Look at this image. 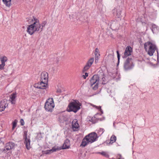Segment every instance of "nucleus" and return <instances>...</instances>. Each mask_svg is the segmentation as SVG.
Masks as SVG:
<instances>
[{
	"label": "nucleus",
	"instance_id": "obj_1",
	"mask_svg": "<svg viewBox=\"0 0 159 159\" xmlns=\"http://www.w3.org/2000/svg\"><path fill=\"white\" fill-rule=\"evenodd\" d=\"M34 21L33 19L31 20L33 22V24L28 26L26 30L27 32L31 35L33 34L36 31L41 32L43 30V27H45L47 24V21H44L40 24L38 19L34 18Z\"/></svg>",
	"mask_w": 159,
	"mask_h": 159
},
{
	"label": "nucleus",
	"instance_id": "obj_2",
	"mask_svg": "<svg viewBox=\"0 0 159 159\" xmlns=\"http://www.w3.org/2000/svg\"><path fill=\"white\" fill-rule=\"evenodd\" d=\"M81 103L80 102L77 100H74L70 103L68 105L69 109L67 111L69 112L73 111L76 113L80 109Z\"/></svg>",
	"mask_w": 159,
	"mask_h": 159
},
{
	"label": "nucleus",
	"instance_id": "obj_3",
	"mask_svg": "<svg viewBox=\"0 0 159 159\" xmlns=\"http://www.w3.org/2000/svg\"><path fill=\"white\" fill-rule=\"evenodd\" d=\"M101 75H99L98 73L97 74L93 75L90 80V84L91 86H92L95 84V85L93 87V89L94 90L97 89L98 88L100 77Z\"/></svg>",
	"mask_w": 159,
	"mask_h": 159
},
{
	"label": "nucleus",
	"instance_id": "obj_4",
	"mask_svg": "<svg viewBox=\"0 0 159 159\" xmlns=\"http://www.w3.org/2000/svg\"><path fill=\"white\" fill-rule=\"evenodd\" d=\"M144 48L146 51L148 50L147 47H149L148 50V54L150 56L153 55L155 50L157 49L156 46L150 42H148L145 43L144 45Z\"/></svg>",
	"mask_w": 159,
	"mask_h": 159
},
{
	"label": "nucleus",
	"instance_id": "obj_5",
	"mask_svg": "<svg viewBox=\"0 0 159 159\" xmlns=\"http://www.w3.org/2000/svg\"><path fill=\"white\" fill-rule=\"evenodd\" d=\"M54 107L53 100L52 98H49L45 102L44 108L48 111L52 112Z\"/></svg>",
	"mask_w": 159,
	"mask_h": 159
},
{
	"label": "nucleus",
	"instance_id": "obj_6",
	"mask_svg": "<svg viewBox=\"0 0 159 159\" xmlns=\"http://www.w3.org/2000/svg\"><path fill=\"white\" fill-rule=\"evenodd\" d=\"M132 58L128 57L124 62L123 67L125 70L127 71L132 69L134 65L132 61Z\"/></svg>",
	"mask_w": 159,
	"mask_h": 159
},
{
	"label": "nucleus",
	"instance_id": "obj_7",
	"mask_svg": "<svg viewBox=\"0 0 159 159\" xmlns=\"http://www.w3.org/2000/svg\"><path fill=\"white\" fill-rule=\"evenodd\" d=\"M27 131L24 132L23 139H24V143L25 144L26 148L27 150H29L31 148L30 145V139L29 136L27 137Z\"/></svg>",
	"mask_w": 159,
	"mask_h": 159
},
{
	"label": "nucleus",
	"instance_id": "obj_8",
	"mask_svg": "<svg viewBox=\"0 0 159 159\" xmlns=\"http://www.w3.org/2000/svg\"><path fill=\"white\" fill-rule=\"evenodd\" d=\"M85 138H86V140L88 141V142H89V143H91L97 140L98 137L96 133L93 132L91 133L86 135Z\"/></svg>",
	"mask_w": 159,
	"mask_h": 159
},
{
	"label": "nucleus",
	"instance_id": "obj_9",
	"mask_svg": "<svg viewBox=\"0 0 159 159\" xmlns=\"http://www.w3.org/2000/svg\"><path fill=\"white\" fill-rule=\"evenodd\" d=\"M8 101L6 99H3L0 102V111H3L8 106Z\"/></svg>",
	"mask_w": 159,
	"mask_h": 159
},
{
	"label": "nucleus",
	"instance_id": "obj_10",
	"mask_svg": "<svg viewBox=\"0 0 159 159\" xmlns=\"http://www.w3.org/2000/svg\"><path fill=\"white\" fill-rule=\"evenodd\" d=\"M94 61V58L93 57L90 58L87 61L86 65L84 66L83 71H86L90 67Z\"/></svg>",
	"mask_w": 159,
	"mask_h": 159
},
{
	"label": "nucleus",
	"instance_id": "obj_11",
	"mask_svg": "<svg viewBox=\"0 0 159 159\" xmlns=\"http://www.w3.org/2000/svg\"><path fill=\"white\" fill-rule=\"evenodd\" d=\"M15 143L12 142H9L6 143L5 148L6 152L14 148Z\"/></svg>",
	"mask_w": 159,
	"mask_h": 159
},
{
	"label": "nucleus",
	"instance_id": "obj_12",
	"mask_svg": "<svg viewBox=\"0 0 159 159\" xmlns=\"http://www.w3.org/2000/svg\"><path fill=\"white\" fill-rule=\"evenodd\" d=\"M132 48L130 46H128L126 48L124 52V55L123 56V58H126L127 57L130 55L132 52Z\"/></svg>",
	"mask_w": 159,
	"mask_h": 159
},
{
	"label": "nucleus",
	"instance_id": "obj_13",
	"mask_svg": "<svg viewBox=\"0 0 159 159\" xmlns=\"http://www.w3.org/2000/svg\"><path fill=\"white\" fill-rule=\"evenodd\" d=\"M40 81H43L44 82H48V74L47 72L43 71L42 72L41 75Z\"/></svg>",
	"mask_w": 159,
	"mask_h": 159
},
{
	"label": "nucleus",
	"instance_id": "obj_14",
	"mask_svg": "<svg viewBox=\"0 0 159 159\" xmlns=\"http://www.w3.org/2000/svg\"><path fill=\"white\" fill-rule=\"evenodd\" d=\"M70 140L68 139H66L65 141L63 146L58 148L59 150L68 149L70 148Z\"/></svg>",
	"mask_w": 159,
	"mask_h": 159
},
{
	"label": "nucleus",
	"instance_id": "obj_15",
	"mask_svg": "<svg viewBox=\"0 0 159 159\" xmlns=\"http://www.w3.org/2000/svg\"><path fill=\"white\" fill-rule=\"evenodd\" d=\"M151 29L153 34L157 33L159 31V27L155 24L152 23L151 25Z\"/></svg>",
	"mask_w": 159,
	"mask_h": 159
},
{
	"label": "nucleus",
	"instance_id": "obj_16",
	"mask_svg": "<svg viewBox=\"0 0 159 159\" xmlns=\"http://www.w3.org/2000/svg\"><path fill=\"white\" fill-rule=\"evenodd\" d=\"M79 127V125L77 121L75 120L73 121L72 123V128L74 131L76 130V129H78Z\"/></svg>",
	"mask_w": 159,
	"mask_h": 159
},
{
	"label": "nucleus",
	"instance_id": "obj_17",
	"mask_svg": "<svg viewBox=\"0 0 159 159\" xmlns=\"http://www.w3.org/2000/svg\"><path fill=\"white\" fill-rule=\"evenodd\" d=\"M99 75H101V76H100V81H102V84H106V81H105V75H104V73L102 72V71H101V72H99L98 73Z\"/></svg>",
	"mask_w": 159,
	"mask_h": 159
},
{
	"label": "nucleus",
	"instance_id": "obj_18",
	"mask_svg": "<svg viewBox=\"0 0 159 159\" xmlns=\"http://www.w3.org/2000/svg\"><path fill=\"white\" fill-rule=\"evenodd\" d=\"M58 150H59L58 148H56L54 147H53L51 149L48 150L44 151V153L46 154H49L53 152H56Z\"/></svg>",
	"mask_w": 159,
	"mask_h": 159
},
{
	"label": "nucleus",
	"instance_id": "obj_19",
	"mask_svg": "<svg viewBox=\"0 0 159 159\" xmlns=\"http://www.w3.org/2000/svg\"><path fill=\"white\" fill-rule=\"evenodd\" d=\"M89 144V143L88 142V141L86 140V139L85 137L82 140V142L80 146L83 148Z\"/></svg>",
	"mask_w": 159,
	"mask_h": 159
},
{
	"label": "nucleus",
	"instance_id": "obj_20",
	"mask_svg": "<svg viewBox=\"0 0 159 159\" xmlns=\"http://www.w3.org/2000/svg\"><path fill=\"white\" fill-rule=\"evenodd\" d=\"M116 139V137L112 135L110 138V141L109 143H107L109 144H112L113 143L115 142Z\"/></svg>",
	"mask_w": 159,
	"mask_h": 159
},
{
	"label": "nucleus",
	"instance_id": "obj_21",
	"mask_svg": "<svg viewBox=\"0 0 159 159\" xmlns=\"http://www.w3.org/2000/svg\"><path fill=\"white\" fill-rule=\"evenodd\" d=\"M48 82H44L43 81H40V85L42 88L41 89H45L47 86Z\"/></svg>",
	"mask_w": 159,
	"mask_h": 159
},
{
	"label": "nucleus",
	"instance_id": "obj_22",
	"mask_svg": "<svg viewBox=\"0 0 159 159\" xmlns=\"http://www.w3.org/2000/svg\"><path fill=\"white\" fill-rule=\"evenodd\" d=\"M11 0H2L4 3L7 7H10L11 6Z\"/></svg>",
	"mask_w": 159,
	"mask_h": 159
},
{
	"label": "nucleus",
	"instance_id": "obj_23",
	"mask_svg": "<svg viewBox=\"0 0 159 159\" xmlns=\"http://www.w3.org/2000/svg\"><path fill=\"white\" fill-rule=\"evenodd\" d=\"M7 59L6 57L3 56L0 58V61L1 63H5V62L7 61Z\"/></svg>",
	"mask_w": 159,
	"mask_h": 159
},
{
	"label": "nucleus",
	"instance_id": "obj_24",
	"mask_svg": "<svg viewBox=\"0 0 159 159\" xmlns=\"http://www.w3.org/2000/svg\"><path fill=\"white\" fill-rule=\"evenodd\" d=\"M34 87L36 88L41 89H42V88L40 85V82H38V83L34 84Z\"/></svg>",
	"mask_w": 159,
	"mask_h": 159
},
{
	"label": "nucleus",
	"instance_id": "obj_25",
	"mask_svg": "<svg viewBox=\"0 0 159 159\" xmlns=\"http://www.w3.org/2000/svg\"><path fill=\"white\" fill-rule=\"evenodd\" d=\"M18 121L16 119L14 121H13L12 123V129L14 130L15 128L16 127L17 125V123Z\"/></svg>",
	"mask_w": 159,
	"mask_h": 159
},
{
	"label": "nucleus",
	"instance_id": "obj_26",
	"mask_svg": "<svg viewBox=\"0 0 159 159\" xmlns=\"http://www.w3.org/2000/svg\"><path fill=\"white\" fill-rule=\"evenodd\" d=\"M6 153L5 149L0 148V155L2 154L3 153Z\"/></svg>",
	"mask_w": 159,
	"mask_h": 159
},
{
	"label": "nucleus",
	"instance_id": "obj_27",
	"mask_svg": "<svg viewBox=\"0 0 159 159\" xmlns=\"http://www.w3.org/2000/svg\"><path fill=\"white\" fill-rule=\"evenodd\" d=\"M16 93H13L12 94L10 98L11 99H15V98H16Z\"/></svg>",
	"mask_w": 159,
	"mask_h": 159
},
{
	"label": "nucleus",
	"instance_id": "obj_28",
	"mask_svg": "<svg viewBox=\"0 0 159 159\" xmlns=\"http://www.w3.org/2000/svg\"><path fill=\"white\" fill-rule=\"evenodd\" d=\"M1 63V64H0V68L2 70H3L4 69V67L5 65V63Z\"/></svg>",
	"mask_w": 159,
	"mask_h": 159
},
{
	"label": "nucleus",
	"instance_id": "obj_29",
	"mask_svg": "<svg viewBox=\"0 0 159 159\" xmlns=\"http://www.w3.org/2000/svg\"><path fill=\"white\" fill-rule=\"evenodd\" d=\"M117 57L118 58V64L119 63V61H120V55L119 54V52L118 51H117Z\"/></svg>",
	"mask_w": 159,
	"mask_h": 159
},
{
	"label": "nucleus",
	"instance_id": "obj_30",
	"mask_svg": "<svg viewBox=\"0 0 159 159\" xmlns=\"http://www.w3.org/2000/svg\"><path fill=\"white\" fill-rule=\"evenodd\" d=\"M99 53V51L98 48H96L95 50V55H97V54Z\"/></svg>",
	"mask_w": 159,
	"mask_h": 159
},
{
	"label": "nucleus",
	"instance_id": "obj_31",
	"mask_svg": "<svg viewBox=\"0 0 159 159\" xmlns=\"http://www.w3.org/2000/svg\"><path fill=\"white\" fill-rule=\"evenodd\" d=\"M20 123L21 125H24L25 124V123H24V120L23 119H21L20 120Z\"/></svg>",
	"mask_w": 159,
	"mask_h": 159
},
{
	"label": "nucleus",
	"instance_id": "obj_32",
	"mask_svg": "<svg viewBox=\"0 0 159 159\" xmlns=\"http://www.w3.org/2000/svg\"><path fill=\"white\" fill-rule=\"evenodd\" d=\"M88 73H85V75H83V76L84 77V79H85L86 78V77L88 76Z\"/></svg>",
	"mask_w": 159,
	"mask_h": 159
},
{
	"label": "nucleus",
	"instance_id": "obj_33",
	"mask_svg": "<svg viewBox=\"0 0 159 159\" xmlns=\"http://www.w3.org/2000/svg\"><path fill=\"white\" fill-rule=\"evenodd\" d=\"M11 101L12 104H15V99H11Z\"/></svg>",
	"mask_w": 159,
	"mask_h": 159
},
{
	"label": "nucleus",
	"instance_id": "obj_34",
	"mask_svg": "<svg viewBox=\"0 0 159 159\" xmlns=\"http://www.w3.org/2000/svg\"><path fill=\"white\" fill-rule=\"evenodd\" d=\"M116 22L113 21L111 24V27H113L114 24H116Z\"/></svg>",
	"mask_w": 159,
	"mask_h": 159
},
{
	"label": "nucleus",
	"instance_id": "obj_35",
	"mask_svg": "<svg viewBox=\"0 0 159 159\" xmlns=\"http://www.w3.org/2000/svg\"><path fill=\"white\" fill-rule=\"evenodd\" d=\"M3 139L2 138H0V144H4V142L2 140Z\"/></svg>",
	"mask_w": 159,
	"mask_h": 159
},
{
	"label": "nucleus",
	"instance_id": "obj_36",
	"mask_svg": "<svg viewBox=\"0 0 159 159\" xmlns=\"http://www.w3.org/2000/svg\"><path fill=\"white\" fill-rule=\"evenodd\" d=\"M98 153H101L102 155H104V156H105V155L106 154L105 152H99Z\"/></svg>",
	"mask_w": 159,
	"mask_h": 159
},
{
	"label": "nucleus",
	"instance_id": "obj_37",
	"mask_svg": "<svg viewBox=\"0 0 159 159\" xmlns=\"http://www.w3.org/2000/svg\"><path fill=\"white\" fill-rule=\"evenodd\" d=\"M100 131L102 132V134L104 132V131H105V130L103 129H100Z\"/></svg>",
	"mask_w": 159,
	"mask_h": 159
},
{
	"label": "nucleus",
	"instance_id": "obj_38",
	"mask_svg": "<svg viewBox=\"0 0 159 159\" xmlns=\"http://www.w3.org/2000/svg\"><path fill=\"white\" fill-rule=\"evenodd\" d=\"M118 156H119V157H120V158H120V159H123V158H122V156H121V155L120 154H119V155H118Z\"/></svg>",
	"mask_w": 159,
	"mask_h": 159
},
{
	"label": "nucleus",
	"instance_id": "obj_39",
	"mask_svg": "<svg viewBox=\"0 0 159 159\" xmlns=\"http://www.w3.org/2000/svg\"><path fill=\"white\" fill-rule=\"evenodd\" d=\"M57 92H59V93H61V90L59 89V90H58L57 91Z\"/></svg>",
	"mask_w": 159,
	"mask_h": 159
},
{
	"label": "nucleus",
	"instance_id": "obj_40",
	"mask_svg": "<svg viewBox=\"0 0 159 159\" xmlns=\"http://www.w3.org/2000/svg\"><path fill=\"white\" fill-rule=\"evenodd\" d=\"M46 91H47L46 90H44L43 91V93H46Z\"/></svg>",
	"mask_w": 159,
	"mask_h": 159
},
{
	"label": "nucleus",
	"instance_id": "obj_41",
	"mask_svg": "<svg viewBox=\"0 0 159 159\" xmlns=\"http://www.w3.org/2000/svg\"><path fill=\"white\" fill-rule=\"evenodd\" d=\"M99 108H100V110H101V107H99Z\"/></svg>",
	"mask_w": 159,
	"mask_h": 159
},
{
	"label": "nucleus",
	"instance_id": "obj_42",
	"mask_svg": "<svg viewBox=\"0 0 159 159\" xmlns=\"http://www.w3.org/2000/svg\"><path fill=\"white\" fill-rule=\"evenodd\" d=\"M2 70L1 68H0V70Z\"/></svg>",
	"mask_w": 159,
	"mask_h": 159
},
{
	"label": "nucleus",
	"instance_id": "obj_43",
	"mask_svg": "<svg viewBox=\"0 0 159 159\" xmlns=\"http://www.w3.org/2000/svg\"><path fill=\"white\" fill-rule=\"evenodd\" d=\"M114 100H115V101H116V99H115V98H114Z\"/></svg>",
	"mask_w": 159,
	"mask_h": 159
}]
</instances>
